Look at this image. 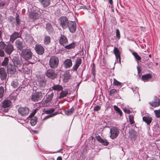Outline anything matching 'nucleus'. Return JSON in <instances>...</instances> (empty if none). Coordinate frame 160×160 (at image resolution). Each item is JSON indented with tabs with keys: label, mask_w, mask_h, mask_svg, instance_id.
<instances>
[{
	"label": "nucleus",
	"mask_w": 160,
	"mask_h": 160,
	"mask_svg": "<svg viewBox=\"0 0 160 160\" xmlns=\"http://www.w3.org/2000/svg\"><path fill=\"white\" fill-rule=\"evenodd\" d=\"M32 54V53L30 50L25 48L22 49L21 51L20 56L25 60H28L31 58Z\"/></svg>",
	"instance_id": "f257e3e1"
},
{
	"label": "nucleus",
	"mask_w": 160,
	"mask_h": 160,
	"mask_svg": "<svg viewBox=\"0 0 160 160\" xmlns=\"http://www.w3.org/2000/svg\"><path fill=\"white\" fill-rule=\"evenodd\" d=\"M13 66L15 67L18 68L20 71L22 72L23 69V66L22 65V62L21 60L16 57H14L12 59Z\"/></svg>",
	"instance_id": "f03ea898"
},
{
	"label": "nucleus",
	"mask_w": 160,
	"mask_h": 160,
	"mask_svg": "<svg viewBox=\"0 0 160 160\" xmlns=\"http://www.w3.org/2000/svg\"><path fill=\"white\" fill-rule=\"evenodd\" d=\"M41 14L40 12L38 10H32L29 16V19L32 21H34L38 18Z\"/></svg>",
	"instance_id": "7ed1b4c3"
},
{
	"label": "nucleus",
	"mask_w": 160,
	"mask_h": 160,
	"mask_svg": "<svg viewBox=\"0 0 160 160\" xmlns=\"http://www.w3.org/2000/svg\"><path fill=\"white\" fill-rule=\"evenodd\" d=\"M59 59L56 56L51 57L49 60V65L50 68L55 69L57 68L58 65Z\"/></svg>",
	"instance_id": "20e7f679"
},
{
	"label": "nucleus",
	"mask_w": 160,
	"mask_h": 160,
	"mask_svg": "<svg viewBox=\"0 0 160 160\" xmlns=\"http://www.w3.org/2000/svg\"><path fill=\"white\" fill-rule=\"evenodd\" d=\"M15 46L18 50L22 51L26 47V45L23 39H19L15 41Z\"/></svg>",
	"instance_id": "39448f33"
},
{
	"label": "nucleus",
	"mask_w": 160,
	"mask_h": 160,
	"mask_svg": "<svg viewBox=\"0 0 160 160\" xmlns=\"http://www.w3.org/2000/svg\"><path fill=\"white\" fill-rule=\"evenodd\" d=\"M42 92H36L32 93L31 97V99L33 102H38L42 98Z\"/></svg>",
	"instance_id": "423d86ee"
},
{
	"label": "nucleus",
	"mask_w": 160,
	"mask_h": 160,
	"mask_svg": "<svg viewBox=\"0 0 160 160\" xmlns=\"http://www.w3.org/2000/svg\"><path fill=\"white\" fill-rule=\"evenodd\" d=\"M110 133L111 134L110 138L112 139H114L118 135L119 130L118 128L115 127H113L110 129Z\"/></svg>",
	"instance_id": "0eeeda50"
},
{
	"label": "nucleus",
	"mask_w": 160,
	"mask_h": 160,
	"mask_svg": "<svg viewBox=\"0 0 160 160\" xmlns=\"http://www.w3.org/2000/svg\"><path fill=\"white\" fill-rule=\"evenodd\" d=\"M7 72L8 75L12 76L15 74L16 69L12 64L9 63L7 66Z\"/></svg>",
	"instance_id": "6e6552de"
},
{
	"label": "nucleus",
	"mask_w": 160,
	"mask_h": 160,
	"mask_svg": "<svg viewBox=\"0 0 160 160\" xmlns=\"http://www.w3.org/2000/svg\"><path fill=\"white\" fill-rule=\"evenodd\" d=\"M18 111L20 115L25 116L28 114L29 109L26 107H20L18 109Z\"/></svg>",
	"instance_id": "1a4fd4ad"
},
{
	"label": "nucleus",
	"mask_w": 160,
	"mask_h": 160,
	"mask_svg": "<svg viewBox=\"0 0 160 160\" xmlns=\"http://www.w3.org/2000/svg\"><path fill=\"white\" fill-rule=\"evenodd\" d=\"M35 50L36 53L40 55H42L44 52V48L41 44H36L35 46Z\"/></svg>",
	"instance_id": "9d476101"
},
{
	"label": "nucleus",
	"mask_w": 160,
	"mask_h": 160,
	"mask_svg": "<svg viewBox=\"0 0 160 160\" xmlns=\"http://www.w3.org/2000/svg\"><path fill=\"white\" fill-rule=\"evenodd\" d=\"M46 75L48 78L52 79H54L57 77V74L55 73L54 70L52 69H49L47 70Z\"/></svg>",
	"instance_id": "9b49d317"
},
{
	"label": "nucleus",
	"mask_w": 160,
	"mask_h": 160,
	"mask_svg": "<svg viewBox=\"0 0 160 160\" xmlns=\"http://www.w3.org/2000/svg\"><path fill=\"white\" fill-rule=\"evenodd\" d=\"M60 25L63 28H66L68 27V23L67 18L66 17H62L60 18Z\"/></svg>",
	"instance_id": "f8f14e48"
},
{
	"label": "nucleus",
	"mask_w": 160,
	"mask_h": 160,
	"mask_svg": "<svg viewBox=\"0 0 160 160\" xmlns=\"http://www.w3.org/2000/svg\"><path fill=\"white\" fill-rule=\"evenodd\" d=\"M14 47L11 44H8L5 45V51L8 55H10L14 51Z\"/></svg>",
	"instance_id": "ddd939ff"
},
{
	"label": "nucleus",
	"mask_w": 160,
	"mask_h": 160,
	"mask_svg": "<svg viewBox=\"0 0 160 160\" xmlns=\"http://www.w3.org/2000/svg\"><path fill=\"white\" fill-rule=\"evenodd\" d=\"M59 42L61 45L64 46L68 43V40L64 35L61 34L59 38Z\"/></svg>",
	"instance_id": "4468645a"
},
{
	"label": "nucleus",
	"mask_w": 160,
	"mask_h": 160,
	"mask_svg": "<svg viewBox=\"0 0 160 160\" xmlns=\"http://www.w3.org/2000/svg\"><path fill=\"white\" fill-rule=\"evenodd\" d=\"M68 27L71 32L73 33L75 31L76 28V25L75 22L72 21L69 22L68 23Z\"/></svg>",
	"instance_id": "2eb2a0df"
},
{
	"label": "nucleus",
	"mask_w": 160,
	"mask_h": 160,
	"mask_svg": "<svg viewBox=\"0 0 160 160\" xmlns=\"http://www.w3.org/2000/svg\"><path fill=\"white\" fill-rule=\"evenodd\" d=\"M149 104L152 107H156L160 105V100L156 96L154 97V101L149 103Z\"/></svg>",
	"instance_id": "dca6fc26"
},
{
	"label": "nucleus",
	"mask_w": 160,
	"mask_h": 160,
	"mask_svg": "<svg viewBox=\"0 0 160 160\" xmlns=\"http://www.w3.org/2000/svg\"><path fill=\"white\" fill-rule=\"evenodd\" d=\"M7 76L5 69L3 68H0V78L2 80H4L6 79Z\"/></svg>",
	"instance_id": "f3484780"
},
{
	"label": "nucleus",
	"mask_w": 160,
	"mask_h": 160,
	"mask_svg": "<svg viewBox=\"0 0 160 160\" xmlns=\"http://www.w3.org/2000/svg\"><path fill=\"white\" fill-rule=\"evenodd\" d=\"M21 35L19 33L16 32H14L10 36V41L13 42L14 41L18 38L20 37Z\"/></svg>",
	"instance_id": "a211bd4d"
},
{
	"label": "nucleus",
	"mask_w": 160,
	"mask_h": 160,
	"mask_svg": "<svg viewBox=\"0 0 160 160\" xmlns=\"http://www.w3.org/2000/svg\"><path fill=\"white\" fill-rule=\"evenodd\" d=\"M63 64L66 68L71 67L72 65V62L70 59H67L63 62Z\"/></svg>",
	"instance_id": "6ab92c4d"
},
{
	"label": "nucleus",
	"mask_w": 160,
	"mask_h": 160,
	"mask_svg": "<svg viewBox=\"0 0 160 160\" xmlns=\"http://www.w3.org/2000/svg\"><path fill=\"white\" fill-rule=\"evenodd\" d=\"M113 52L115 54L116 58L118 60L119 59V62H120V55L119 50L118 48L115 47L114 48Z\"/></svg>",
	"instance_id": "aec40b11"
},
{
	"label": "nucleus",
	"mask_w": 160,
	"mask_h": 160,
	"mask_svg": "<svg viewBox=\"0 0 160 160\" xmlns=\"http://www.w3.org/2000/svg\"><path fill=\"white\" fill-rule=\"evenodd\" d=\"M11 104V102L9 100H5L2 103V107L6 108L10 107Z\"/></svg>",
	"instance_id": "412c9836"
},
{
	"label": "nucleus",
	"mask_w": 160,
	"mask_h": 160,
	"mask_svg": "<svg viewBox=\"0 0 160 160\" xmlns=\"http://www.w3.org/2000/svg\"><path fill=\"white\" fill-rule=\"evenodd\" d=\"M51 42V38L50 36L45 35L43 39V43L45 45H48Z\"/></svg>",
	"instance_id": "4be33fe9"
},
{
	"label": "nucleus",
	"mask_w": 160,
	"mask_h": 160,
	"mask_svg": "<svg viewBox=\"0 0 160 160\" xmlns=\"http://www.w3.org/2000/svg\"><path fill=\"white\" fill-rule=\"evenodd\" d=\"M53 95L54 93L53 92H52L50 94L49 93L47 94L46 96V99L45 100V102L48 103L51 101L53 96Z\"/></svg>",
	"instance_id": "5701e85b"
},
{
	"label": "nucleus",
	"mask_w": 160,
	"mask_h": 160,
	"mask_svg": "<svg viewBox=\"0 0 160 160\" xmlns=\"http://www.w3.org/2000/svg\"><path fill=\"white\" fill-rule=\"evenodd\" d=\"M46 82L45 78H41L38 81V85L40 87H44L46 85Z\"/></svg>",
	"instance_id": "b1692460"
},
{
	"label": "nucleus",
	"mask_w": 160,
	"mask_h": 160,
	"mask_svg": "<svg viewBox=\"0 0 160 160\" xmlns=\"http://www.w3.org/2000/svg\"><path fill=\"white\" fill-rule=\"evenodd\" d=\"M143 120L146 122L148 125H149L151 122L152 118L151 117L144 116L142 118Z\"/></svg>",
	"instance_id": "393cba45"
},
{
	"label": "nucleus",
	"mask_w": 160,
	"mask_h": 160,
	"mask_svg": "<svg viewBox=\"0 0 160 160\" xmlns=\"http://www.w3.org/2000/svg\"><path fill=\"white\" fill-rule=\"evenodd\" d=\"M40 1L44 7H45L50 4L51 0H40Z\"/></svg>",
	"instance_id": "a878e982"
},
{
	"label": "nucleus",
	"mask_w": 160,
	"mask_h": 160,
	"mask_svg": "<svg viewBox=\"0 0 160 160\" xmlns=\"http://www.w3.org/2000/svg\"><path fill=\"white\" fill-rule=\"evenodd\" d=\"M64 47L65 48L68 50L73 49L75 47V43L74 42H73L68 45H65Z\"/></svg>",
	"instance_id": "bb28decb"
},
{
	"label": "nucleus",
	"mask_w": 160,
	"mask_h": 160,
	"mask_svg": "<svg viewBox=\"0 0 160 160\" xmlns=\"http://www.w3.org/2000/svg\"><path fill=\"white\" fill-rule=\"evenodd\" d=\"M152 78L151 75L150 74H147L143 75L142 76V80L144 82L148 81V79Z\"/></svg>",
	"instance_id": "cd10ccee"
},
{
	"label": "nucleus",
	"mask_w": 160,
	"mask_h": 160,
	"mask_svg": "<svg viewBox=\"0 0 160 160\" xmlns=\"http://www.w3.org/2000/svg\"><path fill=\"white\" fill-rule=\"evenodd\" d=\"M68 94V91L67 90H62V91L60 93V96L59 98H62L66 97Z\"/></svg>",
	"instance_id": "c85d7f7f"
},
{
	"label": "nucleus",
	"mask_w": 160,
	"mask_h": 160,
	"mask_svg": "<svg viewBox=\"0 0 160 160\" xmlns=\"http://www.w3.org/2000/svg\"><path fill=\"white\" fill-rule=\"evenodd\" d=\"M52 89L54 90L59 91L62 90L63 89L62 87L59 85H54L52 87Z\"/></svg>",
	"instance_id": "c756f323"
},
{
	"label": "nucleus",
	"mask_w": 160,
	"mask_h": 160,
	"mask_svg": "<svg viewBox=\"0 0 160 160\" xmlns=\"http://www.w3.org/2000/svg\"><path fill=\"white\" fill-rule=\"evenodd\" d=\"M46 29L49 32H51L53 31V28L52 26L49 23L46 24Z\"/></svg>",
	"instance_id": "7c9ffc66"
},
{
	"label": "nucleus",
	"mask_w": 160,
	"mask_h": 160,
	"mask_svg": "<svg viewBox=\"0 0 160 160\" xmlns=\"http://www.w3.org/2000/svg\"><path fill=\"white\" fill-rule=\"evenodd\" d=\"M113 107L114 109L116 111V113L119 114L120 115V116H121L122 114V112L121 110L116 105L114 106Z\"/></svg>",
	"instance_id": "2f4dec72"
},
{
	"label": "nucleus",
	"mask_w": 160,
	"mask_h": 160,
	"mask_svg": "<svg viewBox=\"0 0 160 160\" xmlns=\"http://www.w3.org/2000/svg\"><path fill=\"white\" fill-rule=\"evenodd\" d=\"M9 59L8 58L6 57L4 58V60L2 63V65L3 66H8L9 62Z\"/></svg>",
	"instance_id": "473e14b6"
},
{
	"label": "nucleus",
	"mask_w": 160,
	"mask_h": 160,
	"mask_svg": "<svg viewBox=\"0 0 160 160\" xmlns=\"http://www.w3.org/2000/svg\"><path fill=\"white\" fill-rule=\"evenodd\" d=\"M132 54L137 61H140L141 60V57L137 54V52H132Z\"/></svg>",
	"instance_id": "72a5a7b5"
},
{
	"label": "nucleus",
	"mask_w": 160,
	"mask_h": 160,
	"mask_svg": "<svg viewBox=\"0 0 160 160\" xmlns=\"http://www.w3.org/2000/svg\"><path fill=\"white\" fill-rule=\"evenodd\" d=\"M113 84L114 86H122V84L121 82L118 81L115 79H113Z\"/></svg>",
	"instance_id": "f704fd0d"
},
{
	"label": "nucleus",
	"mask_w": 160,
	"mask_h": 160,
	"mask_svg": "<svg viewBox=\"0 0 160 160\" xmlns=\"http://www.w3.org/2000/svg\"><path fill=\"white\" fill-rule=\"evenodd\" d=\"M74 111V108L72 107L71 108L69 109L68 111H66L65 113L67 115H70L73 113Z\"/></svg>",
	"instance_id": "c9c22d12"
},
{
	"label": "nucleus",
	"mask_w": 160,
	"mask_h": 160,
	"mask_svg": "<svg viewBox=\"0 0 160 160\" xmlns=\"http://www.w3.org/2000/svg\"><path fill=\"white\" fill-rule=\"evenodd\" d=\"M37 122V118L36 117H34L33 118L31 119L30 121V123L32 126H34L36 123Z\"/></svg>",
	"instance_id": "e433bc0d"
},
{
	"label": "nucleus",
	"mask_w": 160,
	"mask_h": 160,
	"mask_svg": "<svg viewBox=\"0 0 160 160\" xmlns=\"http://www.w3.org/2000/svg\"><path fill=\"white\" fill-rule=\"evenodd\" d=\"M11 85L15 88H17L19 86L18 83L16 81H13L11 83Z\"/></svg>",
	"instance_id": "4c0bfd02"
},
{
	"label": "nucleus",
	"mask_w": 160,
	"mask_h": 160,
	"mask_svg": "<svg viewBox=\"0 0 160 160\" xmlns=\"http://www.w3.org/2000/svg\"><path fill=\"white\" fill-rule=\"evenodd\" d=\"M117 92V91L115 89H112L109 91V95L111 96H113Z\"/></svg>",
	"instance_id": "58836bf2"
},
{
	"label": "nucleus",
	"mask_w": 160,
	"mask_h": 160,
	"mask_svg": "<svg viewBox=\"0 0 160 160\" xmlns=\"http://www.w3.org/2000/svg\"><path fill=\"white\" fill-rule=\"evenodd\" d=\"M154 112L156 118H160V109L155 110Z\"/></svg>",
	"instance_id": "ea45409f"
},
{
	"label": "nucleus",
	"mask_w": 160,
	"mask_h": 160,
	"mask_svg": "<svg viewBox=\"0 0 160 160\" xmlns=\"http://www.w3.org/2000/svg\"><path fill=\"white\" fill-rule=\"evenodd\" d=\"M54 109L53 108H52L51 109L48 110H44V112L45 113L47 114H49L52 113L54 111Z\"/></svg>",
	"instance_id": "a19ab883"
},
{
	"label": "nucleus",
	"mask_w": 160,
	"mask_h": 160,
	"mask_svg": "<svg viewBox=\"0 0 160 160\" xmlns=\"http://www.w3.org/2000/svg\"><path fill=\"white\" fill-rule=\"evenodd\" d=\"M4 89L2 86L0 87V98H2L3 95Z\"/></svg>",
	"instance_id": "79ce46f5"
},
{
	"label": "nucleus",
	"mask_w": 160,
	"mask_h": 160,
	"mask_svg": "<svg viewBox=\"0 0 160 160\" xmlns=\"http://www.w3.org/2000/svg\"><path fill=\"white\" fill-rule=\"evenodd\" d=\"M129 121L131 124H133L134 123L133 116L132 115H130L129 116Z\"/></svg>",
	"instance_id": "37998d69"
},
{
	"label": "nucleus",
	"mask_w": 160,
	"mask_h": 160,
	"mask_svg": "<svg viewBox=\"0 0 160 160\" xmlns=\"http://www.w3.org/2000/svg\"><path fill=\"white\" fill-rule=\"evenodd\" d=\"M82 62V59H81L80 58H78L77 59L75 63L76 65H78V66H79L80 65L81 63Z\"/></svg>",
	"instance_id": "c03bdc74"
},
{
	"label": "nucleus",
	"mask_w": 160,
	"mask_h": 160,
	"mask_svg": "<svg viewBox=\"0 0 160 160\" xmlns=\"http://www.w3.org/2000/svg\"><path fill=\"white\" fill-rule=\"evenodd\" d=\"M100 142L102 143L103 145L105 146H107L109 144V143L106 139L103 140V139H102V141H101Z\"/></svg>",
	"instance_id": "a18cd8bd"
},
{
	"label": "nucleus",
	"mask_w": 160,
	"mask_h": 160,
	"mask_svg": "<svg viewBox=\"0 0 160 160\" xmlns=\"http://www.w3.org/2000/svg\"><path fill=\"white\" fill-rule=\"evenodd\" d=\"M5 44L3 42H0V50H2L4 48H5Z\"/></svg>",
	"instance_id": "49530a36"
},
{
	"label": "nucleus",
	"mask_w": 160,
	"mask_h": 160,
	"mask_svg": "<svg viewBox=\"0 0 160 160\" xmlns=\"http://www.w3.org/2000/svg\"><path fill=\"white\" fill-rule=\"evenodd\" d=\"M92 73L93 75V77L94 78L95 77V76L96 75L95 74V68L94 64H93V65L92 68Z\"/></svg>",
	"instance_id": "de8ad7c7"
},
{
	"label": "nucleus",
	"mask_w": 160,
	"mask_h": 160,
	"mask_svg": "<svg viewBox=\"0 0 160 160\" xmlns=\"http://www.w3.org/2000/svg\"><path fill=\"white\" fill-rule=\"evenodd\" d=\"M64 78L66 80H68L70 78L71 76L69 74H65L64 75Z\"/></svg>",
	"instance_id": "09e8293b"
},
{
	"label": "nucleus",
	"mask_w": 160,
	"mask_h": 160,
	"mask_svg": "<svg viewBox=\"0 0 160 160\" xmlns=\"http://www.w3.org/2000/svg\"><path fill=\"white\" fill-rule=\"evenodd\" d=\"M116 36L117 38H120V33L119 30L118 29L116 30Z\"/></svg>",
	"instance_id": "8fccbe9b"
},
{
	"label": "nucleus",
	"mask_w": 160,
	"mask_h": 160,
	"mask_svg": "<svg viewBox=\"0 0 160 160\" xmlns=\"http://www.w3.org/2000/svg\"><path fill=\"white\" fill-rule=\"evenodd\" d=\"M16 25H18V26L19 25V24H20V20L18 16L16 17Z\"/></svg>",
	"instance_id": "3c124183"
},
{
	"label": "nucleus",
	"mask_w": 160,
	"mask_h": 160,
	"mask_svg": "<svg viewBox=\"0 0 160 160\" xmlns=\"http://www.w3.org/2000/svg\"><path fill=\"white\" fill-rule=\"evenodd\" d=\"M79 67V66L76 65V64H75V65H74L73 67H72V70L74 71H77V70Z\"/></svg>",
	"instance_id": "603ef678"
},
{
	"label": "nucleus",
	"mask_w": 160,
	"mask_h": 160,
	"mask_svg": "<svg viewBox=\"0 0 160 160\" xmlns=\"http://www.w3.org/2000/svg\"><path fill=\"white\" fill-rule=\"evenodd\" d=\"M6 4V2L5 1H2L0 2V8H2Z\"/></svg>",
	"instance_id": "864d4df0"
},
{
	"label": "nucleus",
	"mask_w": 160,
	"mask_h": 160,
	"mask_svg": "<svg viewBox=\"0 0 160 160\" xmlns=\"http://www.w3.org/2000/svg\"><path fill=\"white\" fill-rule=\"evenodd\" d=\"M56 115V114L54 113L53 114H52L51 115H48V116H47L46 117H45L44 118V119H47L50 118L52 117V116H53Z\"/></svg>",
	"instance_id": "5fc2aeb1"
},
{
	"label": "nucleus",
	"mask_w": 160,
	"mask_h": 160,
	"mask_svg": "<svg viewBox=\"0 0 160 160\" xmlns=\"http://www.w3.org/2000/svg\"><path fill=\"white\" fill-rule=\"evenodd\" d=\"M100 108L101 107L100 106L97 105L94 108L93 110L94 111H98Z\"/></svg>",
	"instance_id": "6e6d98bb"
},
{
	"label": "nucleus",
	"mask_w": 160,
	"mask_h": 160,
	"mask_svg": "<svg viewBox=\"0 0 160 160\" xmlns=\"http://www.w3.org/2000/svg\"><path fill=\"white\" fill-rule=\"evenodd\" d=\"M96 139L100 142L102 140V138L99 136H98L96 137Z\"/></svg>",
	"instance_id": "4d7b16f0"
},
{
	"label": "nucleus",
	"mask_w": 160,
	"mask_h": 160,
	"mask_svg": "<svg viewBox=\"0 0 160 160\" xmlns=\"http://www.w3.org/2000/svg\"><path fill=\"white\" fill-rule=\"evenodd\" d=\"M37 110V109H36L34 111L30 114L29 117H33L36 113Z\"/></svg>",
	"instance_id": "13d9d810"
},
{
	"label": "nucleus",
	"mask_w": 160,
	"mask_h": 160,
	"mask_svg": "<svg viewBox=\"0 0 160 160\" xmlns=\"http://www.w3.org/2000/svg\"><path fill=\"white\" fill-rule=\"evenodd\" d=\"M5 53L2 50H0V56L3 57L4 56Z\"/></svg>",
	"instance_id": "bf43d9fd"
},
{
	"label": "nucleus",
	"mask_w": 160,
	"mask_h": 160,
	"mask_svg": "<svg viewBox=\"0 0 160 160\" xmlns=\"http://www.w3.org/2000/svg\"><path fill=\"white\" fill-rule=\"evenodd\" d=\"M132 89L134 91H135L138 92V88L136 87H132Z\"/></svg>",
	"instance_id": "052dcab7"
},
{
	"label": "nucleus",
	"mask_w": 160,
	"mask_h": 160,
	"mask_svg": "<svg viewBox=\"0 0 160 160\" xmlns=\"http://www.w3.org/2000/svg\"><path fill=\"white\" fill-rule=\"evenodd\" d=\"M2 20L3 19L2 16L0 13V23H1V22L2 21Z\"/></svg>",
	"instance_id": "680f3d73"
},
{
	"label": "nucleus",
	"mask_w": 160,
	"mask_h": 160,
	"mask_svg": "<svg viewBox=\"0 0 160 160\" xmlns=\"http://www.w3.org/2000/svg\"><path fill=\"white\" fill-rule=\"evenodd\" d=\"M108 2L111 5H113V2L112 1V0H109Z\"/></svg>",
	"instance_id": "e2e57ef3"
},
{
	"label": "nucleus",
	"mask_w": 160,
	"mask_h": 160,
	"mask_svg": "<svg viewBox=\"0 0 160 160\" xmlns=\"http://www.w3.org/2000/svg\"><path fill=\"white\" fill-rule=\"evenodd\" d=\"M124 112H128V113H129L130 112V110H129L124 109Z\"/></svg>",
	"instance_id": "0e129e2a"
},
{
	"label": "nucleus",
	"mask_w": 160,
	"mask_h": 160,
	"mask_svg": "<svg viewBox=\"0 0 160 160\" xmlns=\"http://www.w3.org/2000/svg\"><path fill=\"white\" fill-rule=\"evenodd\" d=\"M57 160H62V158L61 157H58L57 158Z\"/></svg>",
	"instance_id": "69168bd1"
},
{
	"label": "nucleus",
	"mask_w": 160,
	"mask_h": 160,
	"mask_svg": "<svg viewBox=\"0 0 160 160\" xmlns=\"http://www.w3.org/2000/svg\"><path fill=\"white\" fill-rule=\"evenodd\" d=\"M95 80V77H94H94H93V79L92 80V81H93L94 82Z\"/></svg>",
	"instance_id": "338daca9"
},
{
	"label": "nucleus",
	"mask_w": 160,
	"mask_h": 160,
	"mask_svg": "<svg viewBox=\"0 0 160 160\" xmlns=\"http://www.w3.org/2000/svg\"><path fill=\"white\" fill-rule=\"evenodd\" d=\"M8 109H4V112H8Z\"/></svg>",
	"instance_id": "774afa93"
}]
</instances>
